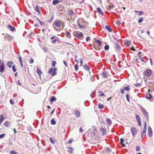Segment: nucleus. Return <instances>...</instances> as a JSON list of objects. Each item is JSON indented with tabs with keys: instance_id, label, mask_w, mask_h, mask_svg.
<instances>
[{
	"instance_id": "nucleus-1",
	"label": "nucleus",
	"mask_w": 154,
	"mask_h": 154,
	"mask_svg": "<svg viewBox=\"0 0 154 154\" xmlns=\"http://www.w3.org/2000/svg\"><path fill=\"white\" fill-rule=\"evenodd\" d=\"M87 23L84 20L81 19L79 20L78 23V25L80 28H84L87 25Z\"/></svg>"
},
{
	"instance_id": "nucleus-2",
	"label": "nucleus",
	"mask_w": 154,
	"mask_h": 154,
	"mask_svg": "<svg viewBox=\"0 0 154 154\" xmlns=\"http://www.w3.org/2000/svg\"><path fill=\"white\" fill-rule=\"evenodd\" d=\"M68 13L66 15V17L68 18V20L70 21V19H71L72 18V16L74 15V13L73 11L71 10H69L68 11Z\"/></svg>"
},
{
	"instance_id": "nucleus-3",
	"label": "nucleus",
	"mask_w": 154,
	"mask_h": 154,
	"mask_svg": "<svg viewBox=\"0 0 154 154\" xmlns=\"http://www.w3.org/2000/svg\"><path fill=\"white\" fill-rule=\"evenodd\" d=\"M56 69L55 68H54V69L51 68L49 70L48 73L50 74H52V76H54L57 74L56 72Z\"/></svg>"
},
{
	"instance_id": "nucleus-4",
	"label": "nucleus",
	"mask_w": 154,
	"mask_h": 154,
	"mask_svg": "<svg viewBox=\"0 0 154 154\" xmlns=\"http://www.w3.org/2000/svg\"><path fill=\"white\" fill-rule=\"evenodd\" d=\"M54 25L57 27H60L61 24H63V21L61 20H56L54 23Z\"/></svg>"
},
{
	"instance_id": "nucleus-5",
	"label": "nucleus",
	"mask_w": 154,
	"mask_h": 154,
	"mask_svg": "<svg viewBox=\"0 0 154 154\" xmlns=\"http://www.w3.org/2000/svg\"><path fill=\"white\" fill-rule=\"evenodd\" d=\"M5 69L4 63L2 61H0V72L2 73Z\"/></svg>"
},
{
	"instance_id": "nucleus-6",
	"label": "nucleus",
	"mask_w": 154,
	"mask_h": 154,
	"mask_svg": "<svg viewBox=\"0 0 154 154\" xmlns=\"http://www.w3.org/2000/svg\"><path fill=\"white\" fill-rule=\"evenodd\" d=\"M152 73V71L150 69H146L144 72L145 75L148 77L150 76Z\"/></svg>"
},
{
	"instance_id": "nucleus-7",
	"label": "nucleus",
	"mask_w": 154,
	"mask_h": 154,
	"mask_svg": "<svg viewBox=\"0 0 154 154\" xmlns=\"http://www.w3.org/2000/svg\"><path fill=\"white\" fill-rule=\"evenodd\" d=\"M131 131L133 137L137 133V131L136 128H131Z\"/></svg>"
},
{
	"instance_id": "nucleus-8",
	"label": "nucleus",
	"mask_w": 154,
	"mask_h": 154,
	"mask_svg": "<svg viewBox=\"0 0 154 154\" xmlns=\"http://www.w3.org/2000/svg\"><path fill=\"white\" fill-rule=\"evenodd\" d=\"M152 128L149 126L148 128V135L149 137H151L152 135Z\"/></svg>"
},
{
	"instance_id": "nucleus-9",
	"label": "nucleus",
	"mask_w": 154,
	"mask_h": 154,
	"mask_svg": "<svg viewBox=\"0 0 154 154\" xmlns=\"http://www.w3.org/2000/svg\"><path fill=\"white\" fill-rule=\"evenodd\" d=\"M100 131L102 132V135L103 136L106 134V129L105 128H101L100 129Z\"/></svg>"
},
{
	"instance_id": "nucleus-10",
	"label": "nucleus",
	"mask_w": 154,
	"mask_h": 154,
	"mask_svg": "<svg viewBox=\"0 0 154 154\" xmlns=\"http://www.w3.org/2000/svg\"><path fill=\"white\" fill-rule=\"evenodd\" d=\"M75 35L78 38H80L83 36V34L82 32H76Z\"/></svg>"
},
{
	"instance_id": "nucleus-11",
	"label": "nucleus",
	"mask_w": 154,
	"mask_h": 154,
	"mask_svg": "<svg viewBox=\"0 0 154 154\" xmlns=\"http://www.w3.org/2000/svg\"><path fill=\"white\" fill-rule=\"evenodd\" d=\"M13 63V62L12 61H8L6 63L7 66L10 68L11 67V66Z\"/></svg>"
},
{
	"instance_id": "nucleus-12",
	"label": "nucleus",
	"mask_w": 154,
	"mask_h": 154,
	"mask_svg": "<svg viewBox=\"0 0 154 154\" xmlns=\"http://www.w3.org/2000/svg\"><path fill=\"white\" fill-rule=\"evenodd\" d=\"M36 71L40 78H41V75L42 74V71L38 68H37V69Z\"/></svg>"
},
{
	"instance_id": "nucleus-13",
	"label": "nucleus",
	"mask_w": 154,
	"mask_h": 154,
	"mask_svg": "<svg viewBox=\"0 0 154 154\" xmlns=\"http://www.w3.org/2000/svg\"><path fill=\"white\" fill-rule=\"evenodd\" d=\"M74 114L77 117H79L80 115V112L78 110H75V111Z\"/></svg>"
},
{
	"instance_id": "nucleus-14",
	"label": "nucleus",
	"mask_w": 154,
	"mask_h": 154,
	"mask_svg": "<svg viewBox=\"0 0 154 154\" xmlns=\"http://www.w3.org/2000/svg\"><path fill=\"white\" fill-rule=\"evenodd\" d=\"M5 119L3 115L0 116V125H1L2 123Z\"/></svg>"
},
{
	"instance_id": "nucleus-15",
	"label": "nucleus",
	"mask_w": 154,
	"mask_h": 154,
	"mask_svg": "<svg viewBox=\"0 0 154 154\" xmlns=\"http://www.w3.org/2000/svg\"><path fill=\"white\" fill-rule=\"evenodd\" d=\"M97 10L98 12L102 16H103V12L102 11L101 9L100 8H97Z\"/></svg>"
},
{
	"instance_id": "nucleus-16",
	"label": "nucleus",
	"mask_w": 154,
	"mask_h": 154,
	"mask_svg": "<svg viewBox=\"0 0 154 154\" xmlns=\"http://www.w3.org/2000/svg\"><path fill=\"white\" fill-rule=\"evenodd\" d=\"M60 2L61 1H59L58 0H53L52 4L54 5H56Z\"/></svg>"
},
{
	"instance_id": "nucleus-17",
	"label": "nucleus",
	"mask_w": 154,
	"mask_h": 154,
	"mask_svg": "<svg viewBox=\"0 0 154 154\" xmlns=\"http://www.w3.org/2000/svg\"><path fill=\"white\" fill-rule=\"evenodd\" d=\"M8 28L12 31H13L15 30V28L10 25H8Z\"/></svg>"
},
{
	"instance_id": "nucleus-18",
	"label": "nucleus",
	"mask_w": 154,
	"mask_h": 154,
	"mask_svg": "<svg viewBox=\"0 0 154 154\" xmlns=\"http://www.w3.org/2000/svg\"><path fill=\"white\" fill-rule=\"evenodd\" d=\"M146 128H144L143 129V131H142L141 133V134L142 136H144L146 132Z\"/></svg>"
},
{
	"instance_id": "nucleus-19",
	"label": "nucleus",
	"mask_w": 154,
	"mask_h": 154,
	"mask_svg": "<svg viewBox=\"0 0 154 154\" xmlns=\"http://www.w3.org/2000/svg\"><path fill=\"white\" fill-rule=\"evenodd\" d=\"M118 41H117V43H116V48L119 51L120 50L121 47L120 46V45L118 44Z\"/></svg>"
},
{
	"instance_id": "nucleus-20",
	"label": "nucleus",
	"mask_w": 154,
	"mask_h": 154,
	"mask_svg": "<svg viewBox=\"0 0 154 154\" xmlns=\"http://www.w3.org/2000/svg\"><path fill=\"white\" fill-rule=\"evenodd\" d=\"M120 141L121 142V143L122 144V145L124 147L125 146V143H123V142H124V140L123 138H121L120 140Z\"/></svg>"
},
{
	"instance_id": "nucleus-21",
	"label": "nucleus",
	"mask_w": 154,
	"mask_h": 154,
	"mask_svg": "<svg viewBox=\"0 0 154 154\" xmlns=\"http://www.w3.org/2000/svg\"><path fill=\"white\" fill-rule=\"evenodd\" d=\"M67 151L69 153H72L73 151V149L71 147H68L67 148Z\"/></svg>"
},
{
	"instance_id": "nucleus-22",
	"label": "nucleus",
	"mask_w": 154,
	"mask_h": 154,
	"mask_svg": "<svg viewBox=\"0 0 154 154\" xmlns=\"http://www.w3.org/2000/svg\"><path fill=\"white\" fill-rule=\"evenodd\" d=\"M106 29L109 32H112V28L109 26H106Z\"/></svg>"
},
{
	"instance_id": "nucleus-23",
	"label": "nucleus",
	"mask_w": 154,
	"mask_h": 154,
	"mask_svg": "<svg viewBox=\"0 0 154 154\" xmlns=\"http://www.w3.org/2000/svg\"><path fill=\"white\" fill-rule=\"evenodd\" d=\"M102 76L104 78H107V73L106 72H104L102 73Z\"/></svg>"
},
{
	"instance_id": "nucleus-24",
	"label": "nucleus",
	"mask_w": 154,
	"mask_h": 154,
	"mask_svg": "<svg viewBox=\"0 0 154 154\" xmlns=\"http://www.w3.org/2000/svg\"><path fill=\"white\" fill-rule=\"evenodd\" d=\"M106 122L108 124L110 125L112 123V121L111 119H109L107 118L106 119Z\"/></svg>"
},
{
	"instance_id": "nucleus-25",
	"label": "nucleus",
	"mask_w": 154,
	"mask_h": 154,
	"mask_svg": "<svg viewBox=\"0 0 154 154\" xmlns=\"http://www.w3.org/2000/svg\"><path fill=\"white\" fill-rule=\"evenodd\" d=\"M66 37L69 38L71 37V35L70 33L68 31L66 32Z\"/></svg>"
},
{
	"instance_id": "nucleus-26",
	"label": "nucleus",
	"mask_w": 154,
	"mask_h": 154,
	"mask_svg": "<svg viewBox=\"0 0 154 154\" xmlns=\"http://www.w3.org/2000/svg\"><path fill=\"white\" fill-rule=\"evenodd\" d=\"M4 125L6 127H8L10 126V125L8 121H6L5 122Z\"/></svg>"
},
{
	"instance_id": "nucleus-27",
	"label": "nucleus",
	"mask_w": 154,
	"mask_h": 154,
	"mask_svg": "<svg viewBox=\"0 0 154 154\" xmlns=\"http://www.w3.org/2000/svg\"><path fill=\"white\" fill-rule=\"evenodd\" d=\"M124 88L125 90L127 91H129L130 89V88L129 87V85H127L126 87H124Z\"/></svg>"
},
{
	"instance_id": "nucleus-28",
	"label": "nucleus",
	"mask_w": 154,
	"mask_h": 154,
	"mask_svg": "<svg viewBox=\"0 0 154 154\" xmlns=\"http://www.w3.org/2000/svg\"><path fill=\"white\" fill-rule=\"evenodd\" d=\"M84 68L86 70L88 71L90 69V68L88 66L86 65H85L84 66Z\"/></svg>"
},
{
	"instance_id": "nucleus-29",
	"label": "nucleus",
	"mask_w": 154,
	"mask_h": 154,
	"mask_svg": "<svg viewBox=\"0 0 154 154\" xmlns=\"http://www.w3.org/2000/svg\"><path fill=\"white\" fill-rule=\"evenodd\" d=\"M57 100V99L55 97H52L51 99V103H52V102L54 101H56Z\"/></svg>"
},
{
	"instance_id": "nucleus-30",
	"label": "nucleus",
	"mask_w": 154,
	"mask_h": 154,
	"mask_svg": "<svg viewBox=\"0 0 154 154\" xmlns=\"http://www.w3.org/2000/svg\"><path fill=\"white\" fill-rule=\"evenodd\" d=\"M98 107L99 108L102 109L103 108L104 106L103 104H101V103H99L98 104Z\"/></svg>"
},
{
	"instance_id": "nucleus-31",
	"label": "nucleus",
	"mask_w": 154,
	"mask_h": 154,
	"mask_svg": "<svg viewBox=\"0 0 154 154\" xmlns=\"http://www.w3.org/2000/svg\"><path fill=\"white\" fill-rule=\"evenodd\" d=\"M51 124L52 125H54L56 124V122H55L54 119H52L51 120Z\"/></svg>"
},
{
	"instance_id": "nucleus-32",
	"label": "nucleus",
	"mask_w": 154,
	"mask_h": 154,
	"mask_svg": "<svg viewBox=\"0 0 154 154\" xmlns=\"http://www.w3.org/2000/svg\"><path fill=\"white\" fill-rule=\"evenodd\" d=\"M152 96L151 94H149L148 96H146V98L148 99L152 98Z\"/></svg>"
},
{
	"instance_id": "nucleus-33",
	"label": "nucleus",
	"mask_w": 154,
	"mask_h": 154,
	"mask_svg": "<svg viewBox=\"0 0 154 154\" xmlns=\"http://www.w3.org/2000/svg\"><path fill=\"white\" fill-rule=\"evenodd\" d=\"M97 42L99 46H102L101 45H102V44H101V41H100L99 40H97Z\"/></svg>"
},
{
	"instance_id": "nucleus-34",
	"label": "nucleus",
	"mask_w": 154,
	"mask_h": 154,
	"mask_svg": "<svg viewBox=\"0 0 154 154\" xmlns=\"http://www.w3.org/2000/svg\"><path fill=\"white\" fill-rule=\"evenodd\" d=\"M10 154H17V152L14 150H12L10 152Z\"/></svg>"
},
{
	"instance_id": "nucleus-35",
	"label": "nucleus",
	"mask_w": 154,
	"mask_h": 154,
	"mask_svg": "<svg viewBox=\"0 0 154 154\" xmlns=\"http://www.w3.org/2000/svg\"><path fill=\"white\" fill-rule=\"evenodd\" d=\"M12 69L13 71L14 72L17 71V69H16V68L15 67V66L14 65L12 66Z\"/></svg>"
},
{
	"instance_id": "nucleus-36",
	"label": "nucleus",
	"mask_w": 154,
	"mask_h": 154,
	"mask_svg": "<svg viewBox=\"0 0 154 154\" xmlns=\"http://www.w3.org/2000/svg\"><path fill=\"white\" fill-rule=\"evenodd\" d=\"M136 117L137 121H139L140 120V116L137 115H136Z\"/></svg>"
},
{
	"instance_id": "nucleus-37",
	"label": "nucleus",
	"mask_w": 154,
	"mask_h": 154,
	"mask_svg": "<svg viewBox=\"0 0 154 154\" xmlns=\"http://www.w3.org/2000/svg\"><path fill=\"white\" fill-rule=\"evenodd\" d=\"M35 10L39 14H40V11L38 9V6H36L35 7Z\"/></svg>"
},
{
	"instance_id": "nucleus-38",
	"label": "nucleus",
	"mask_w": 154,
	"mask_h": 154,
	"mask_svg": "<svg viewBox=\"0 0 154 154\" xmlns=\"http://www.w3.org/2000/svg\"><path fill=\"white\" fill-rule=\"evenodd\" d=\"M74 67H75V71H77L79 69V67H78V66L77 64H75L74 66Z\"/></svg>"
},
{
	"instance_id": "nucleus-39",
	"label": "nucleus",
	"mask_w": 154,
	"mask_h": 154,
	"mask_svg": "<svg viewBox=\"0 0 154 154\" xmlns=\"http://www.w3.org/2000/svg\"><path fill=\"white\" fill-rule=\"evenodd\" d=\"M105 49L106 50H108L109 48V46L108 45H106L104 47Z\"/></svg>"
},
{
	"instance_id": "nucleus-40",
	"label": "nucleus",
	"mask_w": 154,
	"mask_h": 154,
	"mask_svg": "<svg viewBox=\"0 0 154 154\" xmlns=\"http://www.w3.org/2000/svg\"><path fill=\"white\" fill-rule=\"evenodd\" d=\"M56 64V62L55 61H52V66L53 67H54L55 66Z\"/></svg>"
},
{
	"instance_id": "nucleus-41",
	"label": "nucleus",
	"mask_w": 154,
	"mask_h": 154,
	"mask_svg": "<svg viewBox=\"0 0 154 154\" xmlns=\"http://www.w3.org/2000/svg\"><path fill=\"white\" fill-rule=\"evenodd\" d=\"M126 98H127V101L128 102H130V99H129V96L128 94H126Z\"/></svg>"
},
{
	"instance_id": "nucleus-42",
	"label": "nucleus",
	"mask_w": 154,
	"mask_h": 154,
	"mask_svg": "<svg viewBox=\"0 0 154 154\" xmlns=\"http://www.w3.org/2000/svg\"><path fill=\"white\" fill-rule=\"evenodd\" d=\"M136 150L137 151H139L140 150V147L138 146L136 147Z\"/></svg>"
},
{
	"instance_id": "nucleus-43",
	"label": "nucleus",
	"mask_w": 154,
	"mask_h": 154,
	"mask_svg": "<svg viewBox=\"0 0 154 154\" xmlns=\"http://www.w3.org/2000/svg\"><path fill=\"white\" fill-rule=\"evenodd\" d=\"M143 18L141 17L140 19L138 20V23H141L143 21Z\"/></svg>"
},
{
	"instance_id": "nucleus-44",
	"label": "nucleus",
	"mask_w": 154,
	"mask_h": 154,
	"mask_svg": "<svg viewBox=\"0 0 154 154\" xmlns=\"http://www.w3.org/2000/svg\"><path fill=\"white\" fill-rule=\"evenodd\" d=\"M138 123V125L139 126H140L141 125V120H140L139 121H137Z\"/></svg>"
},
{
	"instance_id": "nucleus-45",
	"label": "nucleus",
	"mask_w": 154,
	"mask_h": 154,
	"mask_svg": "<svg viewBox=\"0 0 154 154\" xmlns=\"http://www.w3.org/2000/svg\"><path fill=\"white\" fill-rule=\"evenodd\" d=\"M5 136V134H1V135H0V138H2L4 137Z\"/></svg>"
},
{
	"instance_id": "nucleus-46",
	"label": "nucleus",
	"mask_w": 154,
	"mask_h": 154,
	"mask_svg": "<svg viewBox=\"0 0 154 154\" xmlns=\"http://www.w3.org/2000/svg\"><path fill=\"white\" fill-rule=\"evenodd\" d=\"M138 12L139 13V15H142L143 14V12L142 11H138Z\"/></svg>"
},
{
	"instance_id": "nucleus-47",
	"label": "nucleus",
	"mask_w": 154,
	"mask_h": 154,
	"mask_svg": "<svg viewBox=\"0 0 154 154\" xmlns=\"http://www.w3.org/2000/svg\"><path fill=\"white\" fill-rule=\"evenodd\" d=\"M10 103L12 105H13L14 104V101L12 99H11L10 101Z\"/></svg>"
},
{
	"instance_id": "nucleus-48",
	"label": "nucleus",
	"mask_w": 154,
	"mask_h": 154,
	"mask_svg": "<svg viewBox=\"0 0 154 154\" xmlns=\"http://www.w3.org/2000/svg\"><path fill=\"white\" fill-rule=\"evenodd\" d=\"M57 38H56L54 40H52L51 41V42L53 43H54L57 41Z\"/></svg>"
},
{
	"instance_id": "nucleus-49",
	"label": "nucleus",
	"mask_w": 154,
	"mask_h": 154,
	"mask_svg": "<svg viewBox=\"0 0 154 154\" xmlns=\"http://www.w3.org/2000/svg\"><path fill=\"white\" fill-rule=\"evenodd\" d=\"M135 86L137 87H139V86H140L141 85V83H138L136 85L134 84V85Z\"/></svg>"
},
{
	"instance_id": "nucleus-50",
	"label": "nucleus",
	"mask_w": 154,
	"mask_h": 154,
	"mask_svg": "<svg viewBox=\"0 0 154 154\" xmlns=\"http://www.w3.org/2000/svg\"><path fill=\"white\" fill-rule=\"evenodd\" d=\"M86 40L87 41H89V40H90V37L89 36L87 37L86 38Z\"/></svg>"
},
{
	"instance_id": "nucleus-51",
	"label": "nucleus",
	"mask_w": 154,
	"mask_h": 154,
	"mask_svg": "<svg viewBox=\"0 0 154 154\" xmlns=\"http://www.w3.org/2000/svg\"><path fill=\"white\" fill-rule=\"evenodd\" d=\"M120 91L122 94H123L124 92V90L123 89H121Z\"/></svg>"
},
{
	"instance_id": "nucleus-52",
	"label": "nucleus",
	"mask_w": 154,
	"mask_h": 154,
	"mask_svg": "<svg viewBox=\"0 0 154 154\" xmlns=\"http://www.w3.org/2000/svg\"><path fill=\"white\" fill-rule=\"evenodd\" d=\"M34 62V60L32 59H31L29 61V63L31 64L32 63Z\"/></svg>"
},
{
	"instance_id": "nucleus-53",
	"label": "nucleus",
	"mask_w": 154,
	"mask_h": 154,
	"mask_svg": "<svg viewBox=\"0 0 154 154\" xmlns=\"http://www.w3.org/2000/svg\"><path fill=\"white\" fill-rule=\"evenodd\" d=\"M143 113L145 116H147L148 115V113L145 110L144 111Z\"/></svg>"
},
{
	"instance_id": "nucleus-54",
	"label": "nucleus",
	"mask_w": 154,
	"mask_h": 154,
	"mask_svg": "<svg viewBox=\"0 0 154 154\" xmlns=\"http://www.w3.org/2000/svg\"><path fill=\"white\" fill-rule=\"evenodd\" d=\"M50 139V141H51V142L52 143H54V141H53V140H52V138H49Z\"/></svg>"
},
{
	"instance_id": "nucleus-55",
	"label": "nucleus",
	"mask_w": 154,
	"mask_h": 154,
	"mask_svg": "<svg viewBox=\"0 0 154 154\" xmlns=\"http://www.w3.org/2000/svg\"><path fill=\"white\" fill-rule=\"evenodd\" d=\"M80 63H81V65H82V64H83V61L82 59H81L80 60Z\"/></svg>"
},
{
	"instance_id": "nucleus-56",
	"label": "nucleus",
	"mask_w": 154,
	"mask_h": 154,
	"mask_svg": "<svg viewBox=\"0 0 154 154\" xmlns=\"http://www.w3.org/2000/svg\"><path fill=\"white\" fill-rule=\"evenodd\" d=\"M63 63L65 65L66 67L67 66L66 62L64 60L63 61Z\"/></svg>"
},
{
	"instance_id": "nucleus-57",
	"label": "nucleus",
	"mask_w": 154,
	"mask_h": 154,
	"mask_svg": "<svg viewBox=\"0 0 154 154\" xmlns=\"http://www.w3.org/2000/svg\"><path fill=\"white\" fill-rule=\"evenodd\" d=\"M101 124L103 125H105V122L103 121H102L100 122Z\"/></svg>"
},
{
	"instance_id": "nucleus-58",
	"label": "nucleus",
	"mask_w": 154,
	"mask_h": 154,
	"mask_svg": "<svg viewBox=\"0 0 154 154\" xmlns=\"http://www.w3.org/2000/svg\"><path fill=\"white\" fill-rule=\"evenodd\" d=\"M73 141V140L72 139L69 140L68 141V143H70L72 142Z\"/></svg>"
},
{
	"instance_id": "nucleus-59",
	"label": "nucleus",
	"mask_w": 154,
	"mask_h": 154,
	"mask_svg": "<svg viewBox=\"0 0 154 154\" xmlns=\"http://www.w3.org/2000/svg\"><path fill=\"white\" fill-rule=\"evenodd\" d=\"M83 131V129L82 128H79V131L81 132H82V131Z\"/></svg>"
},
{
	"instance_id": "nucleus-60",
	"label": "nucleus",
	"mask_w": 154,
	"mask_h": 154,
	"mask_svg": "<svg viewBox=\"0 0 154 154\" xmlns=\"http://www.w3.org/2000/svg\"><path fill=\"white\" fill-rule=\"evenodd\" d=\"M18 58H19V60H20V62H22V61L21 57L20 56H18Z\"/></svg>"
},
{
	"instance_id": "nucleus-61",
	"label": "nucleus",
	"mask_w": 154,
	"mask_h": 154,
	"mask_svg": "<svg viewBox=\"0 0 154 154\" xmlns=\"http://www.w3.org/2000/svg\"><path fill=\"white\" fill-rule=\"evenodd\" d=\"M38 21H39V23H40V24L41 25H43L44 24V23H42L41 21L39 20L38 19Z\"/></svg>"
},
{
	"instance_id": "nucleus-62",
	"label": "nucleus",
	"mask_w": 154,
	"mask_h": 154,
	"mask_svg": "<svg viewBox=\"0 0 154 154\" xmlns=\"http://www.w3.org/2000/svg\"><path fill=\"white\" fill-rule=\"evenodd\" d=\"M126 44L127 45H130V44H131V42H130L129 41V42H127Z\"/></svg>"
},
{
	"instance_id": "nucleus-63",
	"label": "nucleus",
	"mask_w": 154,
	"mask_h": 154,
	"mask_svg": "<svg viewBox=\"0 0 154 154\" xmlns=\"http://www.w3.org/2000/svg\"><path fill=\"white\" fill-rule=\"evenodd\" d=\"M146 126H147V125H146V122H145V124H144V128H146Z\"/></svg>"
},
{
	"instance_id": "nucleus-64",
	"label": "nucleus",
	"mask_w": 154,
	"mask_h": 154,
	"mask_svg": "<svg viewBox=\"0 0 154 154\" xmlns=\"http://www.w3.org/2000/svg\"><path fill=\"white\" fill-rule=\"evenodd\" d=\"M131 49L132 50H133V51H135V49L133 47H132L131 48Z\"/></svg>"
}]
</instances>
